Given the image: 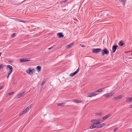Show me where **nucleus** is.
<instances>
[{
  "label": "nucleus",
  "mask_w": 132,
  "mask_h": 132,
  "mask_svg": "<svg viewBox=\"0 0 132 132\" xmlns=\"http://www.w3.org/2000/svg\"><path fill=\"white\" fill-rule=\"evenodd\" d=\"M101 54L102 55H104L105 54L108 55L109 53V51L106 48H104L102 50Z\"/></svg>",
  "instance_id": "f257e3e1"
},
{
  "label": "nucleus",
  "mask_w": 132,
  "mask_h": 132,
  "mask_svg": "<svg viewBox=\"0 0 132 132\" xmlns=\"http://www.w3.org/2000/svg\"><path fill=\"white\" fill-rule=\"evenodd\" d=\"M92 52L93 53H97L102 51L101 49L97 48L96 49L94 48L92 49Z\"/></svg>",
  "instance_id": "f03ea898"
},
{
  "label": "nucleus",
  "mask_w": 132,
  "mask_h": 132,
  "mask_svg": "<svg viewBox=\"0 0 132 132\" xmlns=\"http://www.w3.org/2000/svg\"><path fill=\"white\" fill-rule=\"evenodd\" d=\"M91 122L94 125L99 124L100 123L99 122L98 119H95L92 120H91Z\"/></svg>",
  "instance_id": "7ed1b4c3"
},
{
  "label": "nucleus",
  "mask_w": 132,
  "mask_h": 132,
  "mask_svg": "<svg viewBox=\"0 0 132 132\" xmlns=\"http://www.w3.org/2000/svg\"><path fill=\"white\" fill-rule=\"evenodd\" d=\"M114 94V93H111L108 94H106L103 95V96L104 97L108 98L109 97L112 96Z\"/></svg>",
  "instance_id": "20e7f679"
},
{
  "label": "nucleus",
  "mask_w": 132,
  "mask_h": 132,
  "mask_svg": "<svg viewBox=\"0 0 132 132\" xmlns=\"http://www.w3.org/2000/svg\"><path fill=\"white\" fill-rule=\"evenodd\" d=\"M6 69L7 70H9V73H12V71L13 68L11 66L9 65H7Z\"/></svg>",
  "instance_id": "39448f33"
},
{
  "label": "nucleus",
  "mask_w": 132,
  "mask_h": 132,
  "mask_svg": "<svg viewBox=\"0 0 132 132\" xmlns=\"http://www.w3.org/2000/svg\"><path fill=\"white\" fill-rule=\"evenodd\" d=\"M34 69L31 70L29 69L26 70V72L29 75H32L34 72Z\"/></svg>",
  "instance_id": "423d86ee"
},
{
  "label": "nucleus",
  "mask_w": 132,
  "mask_h": 132,
  "mask_svg": "<svg viewBox=\"0 0 132 132\" xmlns=\"http://www.w3.org/2000/svg\"><path fill=\"white\" fill-rule=\"evenodd\" d=\"M30 61V59H28L27 58H24L20 60V61L21 62H26Z\"/></svg>",
  "instance_id": "0eeeda50"
},
{
  "label": "nucleus",
  "mask_w": 132,
  "mask_h": 132,
  "mask_svg": "<svg viewBox=\"0 0 132 132\" xmlns=\"http://www.w3.org/2000/svg\"><path fill=\"white\" fill-rule=\"evenodd\" d=\"M79 68H78V69L76 70V71H75V72H74L72 73H71L70 75V76L71 77L73 76L78 73V72L79 71Z\"/></svg>",
  "instance_id": "6e6552de"
},
{
  "label": "nucleus",
  "mask_w": 132,
  "mask_h": 132,
  "mask_svg": "<svg viewBox=\"0 0 132 132\" xmlns=\"http://www.w3.org/2000/svg\"><path fill=\"white\" fill-rule=\"evenodd\" d=\"M106 125V123H103L102 124H98L97 125V128H100Z\"/></svg>",
  "instance_id": "1a4fd4ad"
},
{
  "label": "nucleus",
  "mask_w": 132,
  "mask_h": 132,
  "mask_svg": "<svg viewBox=\"0 0 132 132\" xmlns=\"http://www.w3.org/2000/svg\"><path fill=\"white\" fill-rule=\"evenodd\" d=\"M118 46L116 45H114L112 46V50L113 53H114L117 50Z\"/></svg>",
  "instance_id": "9d476101"
},
{
  "label": "nucleus",
  "mask_w": 132,
  "mask_h": 132,
  "mask_svg": "<svg viewBox=\"0 0 132 132\" xmlns=\"http://www.w3.org/2000/svg\"><path fill=\"white\" fill-rule=\"evenodd\" d=\"M57 36L60 38H62L64 37V35L62 32L58 33L57 34Z\"/></svg>",
  "instance_id": "9b49d317"
},
{
  "label": "nucleus",
  "mask_w": 132,
  "mask_h": 132,
  "mask_svg": "<svg viewBox=\"0 0 132 132\" xmlns=\"http://www.w3.org/2000/svg\"><path fill=\"white\" fill-rule=\"evenodd\" d=\"M97 94L95 92L94 93H91V94H89L88 95V97H91L92 96H95L96 95H97Z\"/></svg>",
  "instance_id": "f8f14e48"
},
{
  "label": "nucleus",
  "mask_w": 132,
  "mask_h": 132,
  "mask_svg": "<svg viewBox=\"0 0 132 132\" xmlns=\"http://www.w3.org/2000/svg\"><path fill=\"white\" fill-rule=\"evenodd\" d=\"M118 44L120 46H122L123 45L125 44V43H123L122 41L121 40L119 42Z\"/></svg>",
  "instance_id": "ddd939ff"
},
{
  "label": "nucleus",
  "mask_w": 132,
  "mask_h": 132,
  "mask_svg": "<svg viewBox=\"0 0 132 132\" xmlns=\"http://www.w3.org/2000/svg\"><path fill=\"white\" fill-rule=\"evenodd\" d=\"M90 129L94 128H97V125L96 126L95 125H94V124L92 125L90 127Z\"/></svg>",
  "instance_id": "4468645a"
},
{
  "label": "nucleus",
  "mask_w": 132,
  "mask_h": 132,
  "mask_svg": "<svg viewBox=\"0 0 132 132\" xmlns=\"http://www.w3.org/2000/svg\"><path fill=\"white\" fill-rule=\"evenodd\" d=\"M104 88H100L98 90H97L96 91L95 93H96L97 92H102L103 91V89H104Z\"/></svg>",
  "instance_id": "2eb2a0df"
},
{
  "label": "nucleus",
  "mask_w": 132,
  "mask_h": 132,
  "mask_svg": "<svg viewBox=\"0 0 132 132\" xmlns=\"http://www.w3.org/2000/svg\"><path fill=\"white\" fill-rule=\"evenodd\" d=\"M36 70L38 72H39L41 70V67L40 66H38L36 68Z\"/></svg>",
  "instance_id": "dca6fc26"
},
{
  "label": "nucleus",
  "mask_w": 132,
  "mask_h": 132,
  "mask_svg": "<svg viewBox=\"0 0 132 132\" xmlns=\"http://www.w3.org/2000/svg\"><path fill=\"white\" fill-rule=\"evenodd\" d=\"M131 101H132V97L127 98L126 101V102H129Z\"/></svg>",
  "instance_id": "f3484780"
},
{
  "label": "nucleus",
  "mask_w": 132,
  "mask_h": 132,
  "mask_svg": "<svg viewBox=\"0 0 132 132\" xmlns=\"http://www.w3.org/2000/svg\"><path fill=\"white\" fill-rule=\"evenodd\" d=\"M111 116V114H109L106 115L104 117V119L105 120L106 119H107V118H108L109 117H110Z\"/></svg>",
  "instance_id": "a211bd4d"
},
{
  "label": "nucleus",
  "mask_w": 132,
  "mask_h": 132,
  "mask_svg": "<svg viewBox=\"0 0 132 132\" xmlns=\"http://www.w3.org/2000/svg\"><path fill=\"white\" fill-rule=\"evenodd\" d=\"M24 93V92H23L22 93H20V94H19L17 96V98H20V97H21V96H22L23 95V94Z\"/></svg>",
  "instance_id": "6ab92c4d"
},
{
  "label": "nucleus",
  "mask_w": 132,
  "mask_h": 132,
  "mask_svg": "<svg viewBox=\"0 0 132 132\" xmlns=\"http://www.w3.org/2000/svg\"><path fill=\"white\" fill-rule=\"evenodd\" d=\"M74 45L73 43H72L70 45H69L66 46V48H68L71 47Z\"/></svg>",
  "instance_id": "aec40b11"
},
{
  "label": "nucleus",
  "mask_w": 132,
  "mask_h": 132,
  "mask_svg": "<svg viewBox=\"0 0 132 132\" xmlns=\"http://www.w3.org/2000/svg\"><path fill=\"white\" fill-rule=\"evenodd\" d=\"M32 106V104L29 105L26 108V109L28 111H29V109H30L31 108Z\"/></svg>",
  "instance_id": "412c9836"
},
{
  "label": "nucleus",
  "mask_w": 132,
  "mask_h": 132,
  "mask_svg": "<svg viewBox=\"0 0 132 132\" xmlns=\"http://www.w3.org/2000/svg\"><path fill=\"white\" fill-rule=\"evenodd\" d=\"M64 104V103H62L58 104H57V106H63Z\"/></svg>",
  "instance_id": "4be33fe9"
},
{
  "label": "nucleus",
  "mask_w": 132,
  "mask_h": 132,
  "mask_svg": "<svg viewBox=\"0 0 132 132\" xmlns=\"http://www.w3.org/2000/svg\"><path fill=\"white\" fill-rule=\"evenodd\" d=\"M118 96H116V97H115L113 98V99L115 101L119 99V97H118Z\"/></svg>",
  "instance_id": "5701e85b"
},
{
  "label": "nucleus",
  "mask_w": 132,
  "mask_h": 132,
  "mask_svg": "<svg viewBox=\"0 0 132 132\" xmlns=\"http://www.w3.org/2000/svg\"><path fill=\"white\" fill-rule=\"evenodd\" d=\"M126 1V0H121L120 2L123 3V4L124 5Z\"/></svg>",
  "instance_id": "b1692460"
},
{
  "label": "nucleus",
  "mask_w": 132,
  "mask_h": 132,
  "mask_svg": "<svg viewBox=\"0 0 132 132\" xmlns=\"http://www.w3.org/2000/svg\"><path fill=\"white\" fill-rule=\"evenodd\" d=\"M74 102L76 103H79L80 102H82V101H80V100H75Z\"/></svg>",
  "instance_id": "393cba45"
},
{
  "label": "nucleus",
  "mask_w": 132,
  "mask_h": 132,
  "mask_svg": "<svg viewBox=\"0 0 132 132\" xmlns=\"http://www.w3.org/2000/svg\"><path fill=\"white\" fill-rule=\"evenodd\" d=\"M67 0H64L63 1H61L60 2V4H62L67 2Z\"/></svg>",
  "instance_id": "a878e982"
},
{
  "label": "nucleus",
  "mask_w": 132,
  "mask_h": 132,
  "mask_svg": "<svg viewBox=\"0 0 132 132\" xmlns=\"http://www.w3.org/2000/svg\"><path fill=\"white\" fill-rule=\"evenodd\" d=\"M5 66V65H4L3 64H0V69L3 68Z\"/></svg>",
  "instance_id": "bb28decb"
},
{
  "label": "nucleus",
  "mask_w": 132,
  "mask_h": 132,
  "mask_svg": "<svg viewBox=\"0 0 132 132\" xmlns=\"http://www.w3.org/2000/svg\"><path fill=\"white\" fill-rule=\"evenodd\" d=\"M102 114V112H100L98 113H96V115H98L100 116Z\"/></svg>",
  "instance_id": "cd10ccee"
},
{
  "label": "nucleus",
  "mask_w": 132,
  "mask_h": 132,
  "mask_svg": "<svg viewBox=\"0 0 132 132\" xmlns=\"http://www.w3.org/2000/svg\"><path fill=\"white\" fill-rule=\"evenodd\" d=\"M104 117H103L101 118L100 119H98L99 122H100L101 121H103V120H105V119H104Z\"/></svg>",
  "instance_id": "c85d7f7f"
},
{
  "label": "nucleus",
  "mask_w": 132,
  "mask_h": 132,
  "mask_svg": "<svg viewBox=\"0 0 132 132\" xmlns=\"http://www.w3.org/2000/svg\"><path fill=\"white\" fill-rule=\"evenodd\" d=\"M14 93V92H10L9 93V95H11L13 94Z\"/></svg>",
  "instance_id": "c756f323"
},
{
  "label": "nucleus",
  "mask_w": 132,
  "mask_h": 132,
  "mask_svg": "<svg viewBox=\"0 0 132 132\" xmlns=\"http://www.w3.org/2000/svg\"><path fill=\"white\" fill-rule=\"evenodd\" d=\"M24 111H22L19 114V116H21L23 114H24Z\"/></svg>",
  "instance_id": "7c9ffc66"
},
{
  "label": "nucleus",
  "mask_w": 132,
  "mask_h": 132,
  "mask_svg": "<svg viewBox=\"0 0 132 132\" xmlns=\"http://www.w3.org/2000/svg\"><path fill=\"white\" fill-rule=\"evenodd\" d=\"M118 97H119V99H121L122 98L123 96L122 95H120L119 96H118Z\"/></svg>",
  "instance_id": "2f4dec72"
},
{
  "label": "nucleus",
  "mask_w": 132,
  "mask_h": 132,
  "mask_svg": "<svg viewBox=\"0 0 132 132\" xmlns=\"http://www.w3.org/2000/svg\"><path fill=\"white\" fill-rule=\"evenodd\" d=\"M16 34L13 33L11 35V37H13L14 36H15Z\"/></svg>",
  "instance_id": "473e14b6"
},
{
  "label": "nucleus",
  "mask_w": 132,
  "mask_h": 132,
  "mask_svg": "<svg viewBox=\"0 0 132 132\" xmlns=\"http://www.w3.org/2000/svg\"><path fill=\"white\" fill-rule=\"evenodd\" d=\"M8 73V75H7V78H9V76L11 74V73H10L9 72V73Z\"/></svg>",
  "instance_id": "72a5a7b5"
},
{
  "label": "nucleus",
  "mask_w": 132,
  "mask_h": 132,
  "mask_svg": "<svg viewBox=\"0 0 132 132\" xmlns=\"http://www.w3.org/2000/svg\"><path fill=\"white\" fill-rule=\"evenodd\" d=\"M45 81H43L41 83V86H42L44 84H45Z\"/></svg>",
  "instance_id": "f704fd0d"
},
{
  "label": "nucleus",
  "mask_w": 132,
  "mask_h": 132,
  "mask_svg": "<svg viewBox=\"0 0 132 132\" xmlns=\"http://www.w3.org/2000/svg\"><path fill=\"white\" fill-rule=\"evenodd\" d=\"M27 111H28L26 109L23 111H24V113H26V112H27Z\"/></svg>",
  "instance_id": "c9c22d12"
},
{
  "label": "nucleus",
  "mask_w": 132,
  "mask_h": 132,
  "mask_svg": "<svg viewBox=\"0 0 132 132\" xmlns=\"http://www.w3.org/2000/svg\"><path fill=\"white\" fill-rule=\"evenodd\" d=\"M117 129L118 128H116L114 129L113 131H116L117 130Z\"/></svg>",
  "instance_id": "e433bc0d"
},
{
  "label": "nucleus",
  "mask_w": 132,
  "mask_h": 132,
  "mask_svg": "<svg viewBox=\"0 0 132 132\" xmlns=\"http://www.w3.org/2000/svg\"><path fill=\"white\" fill-rule=\"evenodd\" d=\"M54 47V46H53V47H50V48H48V50H51V49L52 48H53V47Z\"/></svg>",
  "instance_id": "4c0bfd02"
},
{
  "label": "nucleus",
  "mask_w": 132,
  "mask_h": 132,
  "mask_svg": "<svg viewBox=\"0 0 132 132\" xmlns=\"http://www.w3.org/2000/svg\"><path fill=\"white\" fill-rule=\"evenodd\" d=\"M13 62V60H9V62L10 63H11L12 62Z\"/></svg>",
  "instance_id": "58836bf2"
},
{
  "label": "nucleus",
  "mask_w": 132,
  "mask_h": 132,
  "mask_svg": "<svg viewBox=\"0 0 132 132\" xmlns=\"http://www.w3.org/2000/svg\"><path fill=\"white\" fill-rule=\"evenodd\" d=\"M81 46L82 47H85V46L83 45H81Z\"/></svg>",
  "instance_id": "ea45409f"
},
{
  "label": "nucleus",
  "mask_w": 132,
  "mask_h": 132,
  "mask_svg": "<svg viewBox=\"0 0 132 132\" xmlns=\"http://www.w3.org/2000/svg\"><path fill=\"white\" fill-rule=\"evenodd\" d=\"M20 22H24V23L26 22L25 21H22V20H21V21H20Z\"/></svg>",
  "instance_id": "a19ab883"
},
{
  "label": "nucleus",
  "mask_w": 132,
  "mask_h": 132,
  "mask_svg": "<svg viewBox=\"0 0 132 132\" xmlns=\"http://www.w3.org/2000/svg\"><path fill=\"white\" fill-rule=\"evenodd\" d=\"M3 87V86H0V89H2V88Z\"/></svg>",
  "instance_id": "79ce46f5"
},
{
  "label": "nucleus",
  "mask_w": 132,
  "mask_h": 132,
  "mask_svg": "<svg viewBox=\"0 0 132 132\" xmlns=\"http://www.w3.org/2000/svg\"><path fill=\"white\" fill-rule=\"evenodd\" d=\"M132 108V105H130V108Z\"/></svg>",
  "instance_id": "37998d69"
},
{
  "label": "nucleus",
  "mask_w": 132,
  "mask_h": 132,
  "mask_svg": "<svg viewBox=\"0 0 132 132\" xmlns=\"http://www.w3.org/2000/svg\"><path fill=\"white\" fill-rule=\"evenodd\" d=\"M17 20L19 22H20V21H21V20L18 19H17Z\"/></svg>",
  "instance_id": "c03bdc74"
},
{
  "label": "nucleus",
  "mask_w": 132,
  "mask_h": 132,
  "mask_svg": "<svg viewBox=\"0 0 132 132\" xmlns=\"http://www.w3.org/2000/svg\"><path fill=\"white\" fill-rule=\"evenodd\" d=\"M2 54V53L1 52L0 53V56H1V55Z\"/></svg>",
  "instance_id": "a18cd8bd"
},
{
  "label": "nucleus",
  "mask_w": 132,
  "mask_h": 132,
  "mask_svg": "<svg viewBox=\"0 0 132 132\" xmlns=\"http://www.w3.org/2000/svg\"><path fill=\"white\" fill-rule=\"evenodd\" d=\"M130 131H132V129H130Z\"/></svg>",
  "instance_id": "49530a36"
},
{
  "label": "nucleus",
  "mask_w": 132,
  "mask_h": 132,
  "mask_svg": "<svg viewBox=\"0 0 132 132\" xmlns=\"http://www.w3.org/2000/svg\"><path fill=\"white\" fill-rule=\"evenodd\" d=\"M131 55H132V52L131 53Z\"/></svg>",
  "instance_id": "de8ad7c7"
}]
</instances>
